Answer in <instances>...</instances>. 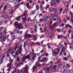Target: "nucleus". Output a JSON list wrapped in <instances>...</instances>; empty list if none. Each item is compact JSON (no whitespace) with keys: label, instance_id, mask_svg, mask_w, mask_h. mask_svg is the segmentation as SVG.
Returning a JSON list of instances; mask_svg holds the SVG:
<instances>
[{"label":"nucleus","instance_id":"obj_8","mask_svg":"<svg viewBox=\"0 0 73 73\" xmlns=\"http://www.w3.org/2000/svg\"><path fill=\"white\" fill-rule=\"evenodd\" d=\"M58 18H59V20L57 22V25L58 26L60 24L61 22V18L60 17H58Z\"/></svg>","mask_w":73,"mask_h":73},{"label":"nucleus","instance_id":"obj_29","mask_svg":"<svg viewBox=\"0 0 73 73\" xmlns=\"http://www.w3.org/2000/svg\"><path fill=\"white\" fill-rule=\"evenodd\" d=\"M7 8H8V6H7V5H6L4 7L3 10L4 11H5V10H6V9H7Z\"/></svg>","mask_w":73,"mask_h":73},{"label":"nucleus","instance_id":"obj_43","mask_svg":"<svg viewBox=\"0 0 73 73\" xmlns=\"http://www.w3.org/2000/svg\"><path fill=\"white\" fill-rule=\"evenodd\" d=\"M10 11H11L10 12V14H12L13 13V11L11 9L10 10Z\"/></svg>","mask_w":73,"mask_h":73},{"label":"nucleus","instance_id":"obj_34","mask_svg":"<svg viewBox=\"0 0 73 73\" xmlns=\"http://www.w3.org/2000/svg\"><path fill=\"white\" fill-rule=\"evenodd\" d=\"M12 62H10V63L8 65H7V66H9V67H10L11 65V64H12Z\"/></svg>","mask_w":73,"mask_h":73},{"label":"nucleus","instance_id":"obj_64","mask_svg":"<svg viewBox=\"0 0 73 73\" xmlns=\"http://www.w3.org/2000/svg\"><path fill=\"white\" fill-rule=\"evenodd\" d=\"M71 38L72 39H73V34H72L71 35Z\"/></svg>","mask_w":73,"mask_h":73},{"label":"nucleus","instance_id":"obj_44","mask_svg":"<svg viewBox=\"0 0 73 73\" xmlns=\"http://www.w3.org/2000/svg\"><path fill=\"white\" fill-rule=\"evenodd\" d=\"M36 9H37V10L39 9V6H38V5H36Z\"/></svg>","mask_w":73,"mask_h":73},{"label":"nucleus","instance_id":"obj_35","mask_svg":"<svg viewBox=\"0 0 73 73\" xmlns=\"http://www.w3.org/2000/svg\"><path fill=\"white\" fill-rule=\"evenodd\" d=\"M63 65L62 64H61L60 66H59V68L60 69H62V68H63Z\"/></svg>","mask_w":73,"mask_h":73},{"label":"nucleus","instance_id":"obj_22","mask_svg":"<svg viewBox=\"0 0 73 73\" xmlns=\"http://www.w3.org/2000/svg\"><path fill=\"white\" fill-rule=\"evenodd\" d=\"M33 40H34V41H36V40H37V38H36V35H35L33 37Z\"/></svg>","mask_w":73,"mask_h":73},{"label":"nucleus","instance_id":"obj_1","mask_svg":"<svg viewBox=\"0 0 73 73\" xmlns=\"http://www.w3.org/2000/svg\"><path fill=\"white\" fill-rule=\"evenodd\" d=\"M27 59L31 60V64H32L35 60V56H30L29 55L28 56H25V55H24L22 58V60L23 61H25V60H27Z\"/></svg>","mask_w":73,"mask_h":73},{"label":"nucleus","instance_id":"obj_30","mask_svg":"<svg viewBox=\"0 0 73 73\" xmlns=\"http://www.w3.org/2000/svg\"><path fill=\"white\" fill-rule=\"evenodd\" d=\"M24 37H25L24 39H25V40L26 39H27V38H28V37L27 35H25Z\"/></svg>","mask_w":73,"mask_h":73},{"label":"nucleus","instance_id":"obj_42","mask_svg":"<svg viewBox=\"0 0 73 73\" xmlns=\"http://www.w3.org/2000/svg\"><path fill=\"white\" fill-rule=\"evenodd\" d=\"M53 61H57V57H56L55 58H53Z\"/></svg>","mask_w":73,"mask_h":73},{"label":"nucleus","instance_id":"obj_58","mask_svg":"<svg viewBox=\"0 0 73 73\" xmlns=\"http://www.w3.org/2000/svg\"><path fill=\"white\" fill-rule=\"evenodd\" d=\"M53 17H54V15H52L51 16V17H50V19H52L51 18H53Z\"/></svg>","mask_w":73,"mask_h":73},{"label":"nucleus","instance_id":"obj_14","mask_svg":"<svg viewBox=\"0 0 73 73\" xmlns=\"http://www.w3.org/2000/svg\"><path fill=\"white\" fill-rule=\"evenodd\" d=\"M47 71H48L49 69H53V67H52V66H49V67H47Z\"/></svg>","mask_w":73,"mask_h":73},{"label":"nucleus","instance_id":"obj_47","mask_svg":"<svg viewBox=\"0 0 73 73\" xmlns=\"http://www.w3.org/2000/svg\"><path fill=\"white\" fill-rule=\"evenodd\" d=\"M48 68V67H47V68H46L45 67H43V70H47V69H48V68Z\"/></svg>","mask_w":73,"mask_h":73},{"label":"nucleus","instance_id":"obj_59","mask_svg":"<svg viewBox=\"0 0 73 73\" xmlns=\"http://www.w3.org/2000/svg\"><path fill=\"white\" fill-rule=\"evenodd\" d=\"M56 1L57 3H60V0H56Z\"/></svg>","mask_w":73,"mask_h":73},{"label":"nucleus","instance_id":"obj_20","mask_svg":"<svg viewBox=\"0 0 73 73\" xmlns=\"http://www.w3.org/2000/svg\"><path fill=\"white\" fill-rule=\"evenodd\" d=\"M27 11H25L24 14L23 15H22V17H23V16H27Z\"/></svg>","mask_w":73,"mask_h":73},{"label":"nucleus","instance_id":"obj_16","mask_svg":"<svg viewBox=\"0 0 73 73\" xmlns=\"http://www.w3.org/2000/svg\"><path fill=\"white\" fill-rule=\"evenodd\" d=\"M35 13V11H33L32 12H31L30 15H31V16H32V15H33Z\"/></svg>","mask_w":73,"mask_h":73},{"label":"nucleus","instance_id":"obj_10","mask_svg":"<svg viewBox=\"0 0 73 73\" xmlns=\"http://www.w3.org/2000/svg\"><path fill=\"white\" fill-rule=\"evenodd\" d=\"M47 60V58L45 57L43 58L41 60V62H44V61H46Z\"/></svg>","mask_w":73,"mask_h":73},{"label":"nucleus","instance_id":"obj_19","mask_svg":"<svg viewBox=\"0 0 73 73\" xmlns=\"http://www.w3.org/2000/svg\"><path fill=\"white\" fill-rule=\"evenodd\" d=\"M67 27H68L69 28H73V27H72V26H71V25H68L67 26V25H66V28H67Z\"/></svg>","mask_w":73,"mask_h":73},{"label":"nucleus","instance_id":"obj_61","mask_svg":"<svg viewBox=\"0 0 73 73\" xmlns=\"http://www.w3.org/2000/svg\"><path fill=\"white\" fill-rule=\"evenodd\" d=\"M8 15H7L5 17V19H8Z\"/></svg>","mask_w":73,"mask_h":73},{"label":"nucleus","instance_id":"obj_7","mask_svg":"<svg viewBox=\"0 0 73 73\" xmlns=\"http://www.w3.org/2000/svg\"><path fill=\"white\" fill-rule=\"evenodd\" d=\"M1 56H2L1 57V63H3V60H4V59L5 58V55H4L3 54H2L1 55Z\"/></svg>","mask_w":73,"mask_h":73},{"label":"nucleus","instance_id":"obj_39","mask_svg":"<svg viewBox=\"0 0 73 73\" xmlns=\"http://www.w3.org/2000/svg\"><path fill=\"white\" fill-rule=\"evenodd\" d=\"M15 38V36L14 35H13L11 36V38L12 39H14Z\"/></svg>","mask_w":73,"mask_h":73},{"label":"nucleus","instance_id":"obj_11","mask_svg":"<svg viewBox=\"0 0 73 73\" xmlns=\"http://www.w3.org/2000/svg\"><path fill=\"white\" fill-rule=\"evenodd\" d=\"M21 48L18 50V53L19 54H21V52H22V48H21V46L20 47Z\"/></svg>","mask_w":73,"mask_h":73},{"label":"nucleus","instance_id":"obj_51","mask_svg":"<svg viewBox=\"0 0 73 73\" xmlns=\"http://www.w3.org/2000/svg\"><path fill=\"white\" fill-rule=\"evenodd\" d=\"M63 59L64 60H68V58L67 57H64Z\"/></svg>","mask_w":73,"mask_h":73},{"label":"nucleus","instance_id":"obj_15","mask_svg":"<svg viewBox=\"0 0 73 73\" xmlns=\"http://www.w3.org/2000/svg\"><path fill=\"white\" fill-rule=\"evenodd\" d=\"M54 3H52V2H50V4L51 5V6H53L54 5H56V2H53Z\"/></svg>","mask_w":73,"mask_h":73},{"label":"nucleus","instance_id":"obj_55","mask_svg":"<svg viewBox=\"0 0 73 73\" xmlns=\"http://www.w3.org/2000/svg\"><path fill=\"white\" fill-rule=\"evenodd\" d=\"M66 19H67L68 20H69L70 19V18L68 17V16H66Z\"/></svg>","mask_w":73,"mask_h":73},{"label":"nucleus","instance_id":"obj_23","mask_svg":"<svg viewBox=\"0 0 73 73\" xmlns=\"http://www.w3.org/2000/svg\"><path fill=\"white\" fill-rule=\"evenodd\" d=\"M52 53H53L54 54H57V52H54V50H52Z\"/></svg>","mask_w":73,"mask_h":73},{"label":"nucleus","instance_id":"obj_41","mask_svg":"<svg viewBox=\"0 0 73 73\" xmlns=\"http://www.w3.org/2000/svg\"><path fill=\"white\" fill-rule=\"evenodd\" d=\"M56 68H57V66L56 65H55L53 67V69H56Z\"/></svg>","mask_w":73,"mask_h":73},{"label":"nucleus","instance_id":"obj_2","mask_svg":"<svg viewBox=\"0 0 73 73\" xmlns=\"http://www.w3.org/2000/svg\"><path fill=\"white\" fill-rule=\"evenodd\" d=\"M40 60H41V57H39L38 62H36V64L33 66V69L34 72H36L37 70V67H39L41 66L40 64L39 65V64H40L39 62H40Z\"/></svg>","mask_w":73,"mask_h":73},{"label":"nucleus","instance_id":"obj_25","mask_svg":"<svg viewBox=\"0 0 73 73\" xmlns=\"http://www.w3.org/2000/svg\"><path fill=\"white\" fill-rule=\"evenodd\" d=\"M27 35V36L28 37V38H29V39L30 38H31L32 37V36L31 35V34H29L28 35Z\"/></svg>","mask_w":73,"mask_h":73},{"label":"nucleus","instance_id":"obj_12","mask_svg":"<svg viewBox=\"0 0 73 73\" xmlns=\"http://www.w3.org/2000/svg\"><path fill=\"white\" fill-rule=\"evenodd\" d=\"M48 37H50V39H52V38H51V37H53V34L52 33H49L48 34Z\"/></svg>","mask_w":73,"mask_h":73},{"label":"nucleus","instance_id":"obj_17","mask_svg":"<svg viewBox=\"0 0 73 73\" xmlns=\"http://www.w3.org/2000/svg\"><path fill=\"white\" fill-rule=\"evenodd\" d=\"M22 20L23 22H25L27 20V19L26 18L23 17L22 18Z\"/></svg>","mask_w":73,"mask_h":73},{"label":"nucleus","instance_id":"obj_37","mask_svg":"<svg viewBox=\"0 0 73 73\" xmlns=\"http://www.w3.org/2000/svg\"><path fill=\"white\" fill-rule=\"evenodd\" d=\"M6 15H7V14H6V13H3L2 15V17H4V16H5Z\"/></svg>","mask_w":73,"mask_h":73},{"label":"nucleus","instance_id":"obj_33","mask_svg":"<svg viewBox=\"0 0 73 73\" xmlns=\"http://www.w3.org/2000/svg\"><path fill=\"white\" fill-rule=\"evenodd\" d=\"M65 48L63 47V48H62V49L61 50V52H64L65 50Z\"/></svg>","mask_w":73,"mask_h":73},{"label":"nucleus","instance_id":"obj_6","mask_svg":"<svg viewBox=\"0 0 73 73\" xmlns=\"http://www.w3.org/2000/svg\"><path fill=\"white\" fill-rule=\"evenodd\" d=\"M57 26H58L57 25V23L56 22H55L54 23H53L50 28L51 30H52V29H53L56 27H57Z\"/></svg>","mask_w":73,"mask_h":73},{"label":"nucleus","instance_id":"obj_62","mask_svg":"<svg viewBox=\"0 0 73 73\" xmlns=\"http://www.w3.org/2000/svg\"><path fill=\"white\" fill-rule=\"evenodd\" d=\"M48 48L49 49H51V48L50 47V45H48Z\"/></svg>","mask_w":73,"mask_h":73},{"label":"nucleus","instance_id":"obj_31","mask_svg":"<svg viewBox=\"0 0 73 73\" xmlns=\"http://www.w3.org/2000/svg\"><path fill=\"white\" fill-rule=\"evenodd\" d=\"M20 58L19 57L17 56V61H20Z\"/></svg>","mask_w":73,"mask_h":73},{"label":"nucleus","instance_id":"obj_28","mask_svg":"<svg viewBox=\"0 0 73 73\" xmlns=\"http://www.w3.org/2000/svg\"><path fill=\"white\" fill-rule=\"evenodd\" d=\"M49 8V5H47L45 8V10L46 11L48 9V8Z\"/></svg>","mask_w":73,"mask_h":73},{"label":"nucleus","instance_id":"obj_32","mask_svg":"<svg viewBox=\"0 0 73 73\" xmlns=\"http://www.w3.org/2000/svg\"><path fill=\"white\" fill-rule=\"evenodd\" d=\"M4 23V21H1L0 22V25H2Z\"/></svg>","mask_w":73,"mask_h":73},{"label":"nucleus","instance_id":"obj_5","mask_svg":"<svg viewBox=\"0 0 73 73\" xmlns=\"http://www.w3.org/2000/svg\"><path fill=\"white\" fill-rule=\"evenodd\" d=\"M24 61L25 60H24V61H20L18 64L17 63H16L15 64V65L20 67L21 66V65H23V62H25Z\"/></svg>","mask_w":73,"mask_h":73},{"label":"nucleus","instance_id":"obj_38","mask_svg":"<svg viewBox=\"0 0 73 73\" xmlns=\"http://www.w3.org/2000/svg\"><path fill=\"white\" fill-rule=\"evenodd\" d=\"M44 33L46 35H47L48 34V31L47 30H46L45 31Z\"/></svg>","mask_w":73,"mask_h":73},{"label":"nucleus","instance_id":"obj_45","mask_svg":"<svg viewBox=\"0 0 73 73\" xmlns=\"http://www.w3.org/2000/svg\"><path fill=\"white\" fill-rule=\"evenodd\" d=\"M40 9H41L42 10V9H43V7H42V5H40Z\"/></svg>","mask_w":73,"mask_h":73},{"label":"nucleus","instance_id":"obj_54","mask_svg":"<svg viewBox=\"0 0 73 73\" xmlns=\"http://www.w3.org/2000/svg\"><path fill=\"white\" fill-rule=\"evenodd\" d=\"M3 7H4V5L0 7V11L1 10V9H2V8Z\"/></svg>","mask_w":73,"mask_h":73},{"label":"nucleus","instance_id":"obj_48","mask_svg":"<svg viewBox=\"0 0 73 73\" xmlns=\"http://www.w3.org/2000/svg\"><path fill=\"white\" fill-rule=\"evenodd\" d=\"M26 45H27V43H26V42H25L24 43V45H23V46L24 48H25V47L26 46Z\"/></svg>","mask_w":73,"mask_h":73},{"label":"nucleus","instance_id":"obj_26","mask_svg":"<svg viewBox=\"0 0 73 73\" xmlns=\"http://www.w3.org/2000/svg\"><path fill=\"white\" fill-rule=\"evenodd\" d=\"M43 21V19H40L39 20V21L38 22V23H40V22Z\"/></svg>","mask_w":73,"mask_h":73},{"label":"nucleus","instance_id":"obj_56","mask_svg":"<svg viewBox=\"0 0 73 73\" xmlns=\"http://www.w3.org/2000/svg\"><path fill=\"white\" fill-rule=\"evenodd\" d=\"M56 0H51V2L52 3H56Z\"/></svg>","mask_w":73,"mask_h":73},{"label":"nucleus","instance_id":"obj_49","mask_svg":"<svg viewBox=\"0 0 73 73\" xmlns=\"http://www.w3.org/2000/svg\"><path fill=\"white\" fill-rule=\"evenodd\" d=\"M7 6H8V8H11V5L10 4H8Z\"/></svg>","mask_w":73,"mask_h":73},{"label":"nucleus","instance_id":"obj_57","mask_svg":"<svg viewBox=\"0 0 73 73\" xmlns=\"http://www.w3.org/2000/svg\"><path fill=\"white\" fill-rule=\"evenodd\" d=\"M57 29H54L53 30V32H56L57 31Z\"/></svg>","mask_w":73,"mask_h":73},{"label":"nucleus","instance_id":"obj_53","mask_svg":"<svg viewBox=\"0 0 73 73\" xmlns=\"http://www.w3.org/2000/svg\"><path fill=\"white\" fill-rule=\"evenodd\" d=\"M62 9H60V10L59 11L60 13H61L62 12Z\"/></svg>","mask_w":73,"mask_h":73},{"label":"nucleus","instance_id":"obj_18","mask_svg":"<svg viewBox=\"0 0 73 73\" xmlns=\"http://www.w3.org/2000/svg\"><path fill=\"white\" fill-rule=\"evenodd\" d=\"M68 8H66V10L64 11V13L66 14H67L68 13Z\"/></svg>","mask_w":73,"mask_h":73},{"label":"nucleus","instance_id":"obj_52","mask_svg":"<svg viewBox=\"0 0 73 73\" xmlns=\"http://www.w3.org/2000/svg\"><path fill=\"white\" fill-rule=\"evenodd\" d=\"M3 29H4V27H1L0 28V31H1L3 30Z\"/></svg>","mask_w":73,"mask_h":73},{"label":"nucleus","instance_id":"obj_9","mask_svg":"<svg viewBox=\"0 0 73 73\" xmlns=\"http://www.w3.org/2000/svg\"><path fill=\"white\" fill-rule=\"evenodd\" d=\"M57 8H53L52 9V11H55V13H58V11H57Z\"/></svg>","mask_w":73,"mask_h":73},{"label":"nucleus","instance_id":"obj_24","mask_svg":"<svg viewBox=\"0 0 73 73\" xmlns=\"http://www.w3.org/2000/svg\"><path fill=\"white\" fill-rule=\"evenodd\" d=\"M29 3H27L26 4L27 7L28 8H29V9H31V8L29 6Z\"/></svg>","mask_w":73,"mask_h":73},{"label":"nucleus","instance_id":"obj_27","mask_svg":"<svg viewBox=\"0 0 73 73\" xmlns=\"http://www.w3.org/2000/svg\"><path fill=\"white\" fill-rule=\"evenodd\" d=\"M16 20L19 21H20V17H18L16 19Z\"/></svg>","mask_w":73,"mask_h":73},{"label":"nucleus","instance_id":"obj_46","mask_svg":"<svg viewBox=\"0 0 73 73\" xmlns=\"http://www.w3.org/2000/svg\"><path fill=\"white\" fill-rule=\"evenodd\" d=\"M4 41H5L6 40V36H5L3 37Z\"/></svg>","mask_w":73,"mask_h":73},{"label":"nucleus","instance_id":"obj_13","mask_svg":"<svg viewBox=\"0 0 73 73\" xmlns=\"http://www.w3.org/2000/svg\"><path fill=\"white\" fill-rule=\"evenodd\" d=\"M53 12V10L52 9H50V8L48 9V13H51V12Z\"/></svg>","mask_w":73,"mask_h":73},{"label":"nucleus","instance_id":"obj_40","mask_svg":"<svg viewBox=\"0 0 73 73\" xmlns=\"http://www.w3.org/2000/svg\"><path fill=\"white\" fill-rule=\"evenodd\" d=\"M49 26V25H48V24L47 23H46L45 24V27L46 28L47 27H48Z\"/></svg>","mask_w":73,"mask_h":73},{"label":"nucleus","instance_id":"obj_36","mask_svg":"<svg viewBox=\"0 0 73 73\" xmlns=\"http://www.w3.org/2000/svg\"><path fill=\"white\" fill-rule=\"evenodd\" d=\"M63 37V35H60V36L58 35L57 38H60L61 37Z\"/></svg>","mask_w":73,"mask_h":73},{"label":"nucleus","instance_id":"obj_50","mask_svg":"<svg viewBox=\"0 0 73 73\" xmlns=\"http://www.w3.org/2000/svg\"><path fill=\"white\" fill-rule=\"evenodd\" d=\"M10 52H11V50L10 49L9 50L7 51V53H9Z\"/></svg>","mask_w":73,"mask_h":73},{"label":"nucleus","instance_id":"obj_63","mask_svg":"<svg viewBox=\"0 0 73 73\" xmlns=\"http://www.w3.org/2000/svg\"><path fill=\"white\" fill-rule=\"evenodd\" d=\"M71 21L72 23H73V19H71Z\"/></svg>","mask_w":73,"mask_h":73},{"label":"nucleus","instance_id":"obj_3","mask_svg":"<svg viewBox=\"0 0 73 73\" xmlns=\"http://www.w3.org/2000/svg\"><path fill=\"white\" fill-rule=\"evenodd\" d=\"M28 66L27 65H26V67L24 69H22V70H20V69H18V72H19L20 73H22V72L24 71L23 73H28Z\"/></svg>","mask_w":73,"mask_h":73},{"label":"nucleus","instance_id":"obj_4","mask_svg":"<svg viewBox=\"0 0 73 73\" xmlns=\"http://www.w3.org/2000/svg\"><path fill=\"white\" fill-rule=\"evenodd\" d=\"M14 25L16 27L18 28L19 29H21V28H20L22 24L21 23H20L19 24L17 22L15 21Z\"/></svg>","mask_w":73,"mask_h":73},{"label":"nucleus","instance_id":"obj_60","mask_svg":"<svg viewBox=\"0 0 73 73\" xmlns=\"http://www.w3.org/2000/svg\"><path fill=\"white\" fill-rule=\"evenodd\" d=\"M63 20H64V22H65V24H66V22L67 21H66L65 19V18H64L63 19Z\"/></svg>","mask_w":73,"mask_h":73},{"label":"nucleus","instance_id":"obj_21","mask_svg":"<svg viewBox=\"0 0 73 73\" xmlns=\"http://www.w3.org/2000/svg\"><path fill=\"white\" fill-rule=\"evenodd\" d=\"M52 23H53V21H51L50 22V24L49 25V27L50 28V27H51Z\"/></svg>","mask_w":73,"mask_h":73}]
</instances>
